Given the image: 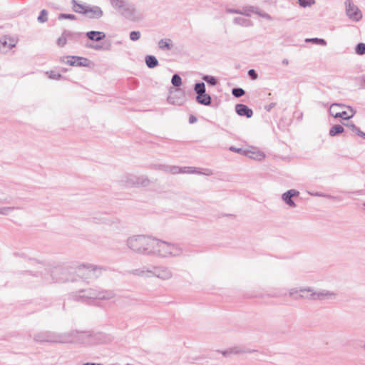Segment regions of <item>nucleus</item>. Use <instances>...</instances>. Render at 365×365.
Instances as JSON below:
<instances>
[{"instance_id": "27", "label": "nucleus", "mask_w": 365, "mask_h": 365, "mask_svg": "<svg viewBox=\"0 0 365 365\" xmlns=\"http://www.w3.org/2000/svg\"><path fill=\"white\" fill-rule=\"evenodd\" d=\"M145 61L147 66L150 68H153L158 65V61L154 56H146Z\"/></svg>"}, {"instance_id": "28", "label": "nucleus", "mask_w": 365, "mask_h": 365, "mask_svg": "<svg viewBox=\"0 0 365 365\" xmlns=\"http://www.w3.org/2000/svg\"><path fill=\"white\" fill-rule=\"evenodd\" d=\"M344 125L349 128L351 131L354 132L359 136L365 139V133L362 132L353 123L349 122L347 123H345Z\"/></svg>"}, {"instance_id": "52", "label": "nucleus", "mask_w": 365, "mask_h": 365, "mask_svg": "<svg viewBox=\"0 0 365 365\" xmlns=\"http://www.w3.org/2000/svg\"><path fill=\"white\" fill-rule=\"evenodd\" d=\"M83 365H102L101 364H95V363H86Z\"/></svg>"}, {"instance_id": "47", "label": "nucleus", "mask_w": 365, "mask_h": 365, "mask_svg": "<svg viewBox=\"0 0 365 365\" xmlns=\"http://www.w3.org/2000/svg\"><path fill=\"white\" fill-rule=\"evenodd\" d=\"M226 11L230 14H242V12L238 10L229 8L226 9Z\"/></svg>"}, {"instance_id": "12", "label": "nucleus", "mask_w": 365, "mask_h": 365, "mask_svg": "<svg viewBox=\"0 0 365 365\" xmlns=\"http://www.w3.org/2000/svg\"><path fill=\"white\" fill-rule=\"evenodd\" d=\"M168 102L170 104L181 106L185 102L184 93L176 89L174 92H170L168 97Z\"/></svg>"}, {"instance_id": "1", "label": "nucleus", "mask_w": 365, "mask_h": 365, "mask_svg": "<svg viewBox=\"0 0 365 365\" xmlns=\"http://www.w3.org/2000/svg\"><path fill=\"white\" fill-rule=\"evenodd\" d=\"M182 245L155 237L150 257L160 259H178L184 256Z\"/></svg>"}, {"instance_id": "21", "label": "nucleus", "mask_w": 365, "mask_h": 365, "mask_svg": "<svg viewBox=\"0 0 365 365\" xmlns=\"http://www.w3.org/2000/svg\"><path fill=\"white\" fill-rule=\"evenodd\" d=\"M73 36V34L69 31H64L61 36L57 39V45L60 47L64 46L68 40L71 39Z\"/></svg>"}, {"instance_id": "29", "label": "nucleus", "mask_w": 365, "mask_h": 365, "mask_svg": "<svg viewBox=\"0 0 365 365\" xmlns=\"http://www.w3.org/2000/svg\"><path fill=\"white\" fill-rule=\"evenodd\" d=\"M158 46L160 49L165 50H170L172 48V41L170 38H164L161 39L158 42Z\"/></svg>"}, {"instance_id": "41", "label": "nucleus", "mask_w": 365, "mask_h": 365, "mask_svg": "<svg viewBox=\"0 0 365 365\" xmlns=\"http://www.w3.org/2000/svg\"><path fill=\"white\" fill-rule=\"evenodd\" d=\"M140 32L138 31H133L130 33V38L131 41H137L140 38Z\"/></svg>"}, {"instance_id": "23", "label": "nucleus", "mask_w": 365, "mask_h": 365, "mask_svg": "<svg viewBox=\"0 0 365 365\" xmlns=\"http://www.w3.org/2000/svg\"><path fill=\"white\" fill-rule=\"evenodd\" d=\"M182 173H195V174H204L209 175L211 174L210 170L205 169L204 172L197 170L195 167H182Z\"/></svg>"}, {"instance_id": "9", "label": "nucleus", "mask_w": 365, "mask_h": 365, "mask_svg": "<svg viewBox=\"0 0 365 365\" xmlns=\"http://www.w3.org/2000/svg\"><path fill=\"white\" fill-rule=\"evenodd\" d=\"M152 277H155L162 281H168L173 279V272L170 267L159 265L153 267Z\"/></svg>"}, {"instance_id": "34", "label": "nucleus", "mask_w": 365, "mask_h": 365, "mask_svg": "<svg viewBox=\"0 0 365 365\" xmlns=\"http://www.w3.org/2000/svg\"><path fill=\"white\" fill-rule=\"evenodd\" d=\"M171 83L174 86L178 87L182 84V79L178 74H175L172 77Z\"/></svg>"}, {"instance_id": "2", "label": "nucleus", "mask_w": 365, "mask_h": 365, "mask_svg": "<svg viewBox=\"0 0 365 365\" xmlns=\"http://www.w3.org/2000/svg\"><path fill=\"white\" fill-rule=\"evenodd\" d=\"M155 237L148 235H133L126 240V246L132 252L150 257Z\"/></svg>"}, {"instance_id": "24", "label": "nucleus", "mask_w": 365, "mask_h": 365, "mask_svg": "<svg viewBox=\"0 0 365 365\" xmlns=\"http://www.w3.org/2000/svg\"><path fill=\"white\" fill-rule=\"evenodd\" d=\"M196 101L204 106H209L211 103V97L206 92L203 94H198L196 96Z\"/></svg>"}, {"instance_id": "55", "label": "nucleus", "mask_w": 365, "mask_h": 365, "mask_svg": "<svg viewBox=\"0 0 365 365\" xmlns=\"http://www.w3.org/2000/svg\"><path fill=\"white\" fill-rule=\"evenodd\" d=\"M264 16H265V17H267V18H268V19H269V18H270L269 15H265Z\"/></svg>"}, {"instance_id": "48", "label": "nucleus", "mask_w": 365, "mask_h": 365, "mask_svg": "<svg viewBox=\"0 0 365 365\" xmlns=\"http://www.w3.org/2000/svg\"><path fill=\"white\" fill-rule=\"evenodd\" d=\"M275 105H276L275 103H272L269 106H267L265 107V108H266L267 110L269 111L273 107L275 106Z\"/></svg>"}, {"instance_id": "38", "label": "nucleus", "mask_w": 365, "mask_h": 365, "mask_svg": "<svg viewBox=\"0 0 365 365\" xmlns=\"http://www.w3.org/2000/svg\"><path fill=\"white\" fill-rule=\"evenodd\" d=\"M356 53L359 55L365 54V43H359L357 44L355 48Z\"/></svg>"}, {"instance_id": "8", "label": "nucleus", "mask_w": 365, "mask_h": 365, "mask_svg": "<svg viewBox=\"0 0 365 365\" xmlns=\"http://www.w3.org/2000/svg\"><path fill=\"white\" fill-rule=\"evenodd\" d=\"M76 272L82 277L92 278L98 275L101 269L93 264H82L78 266Z\"/></svg>"}, {"instance_id": "43", "label": "nucleus", "mask_w": 365, "mask_h": 365, "mask_svg": "<svg viewBox=\"0 0 365 365\" xmlns=\"http://www.w3.org/2000/svg\"><path fill=\"white\" fill-rule=\"evenodd\" d=\"M71 19V20H75L76 16L73 14H61L58 16V19Z\"/></svg>"}, {"instance_id": "22", "label": "nucleus", "mask_w": 365, "mask_h": 365, "mask_svg": "<svg viewBox=\"0 0 365 365\" xmlns=\"http://www.w3.org/2000/svg\"><path fill=\"white\" fill-rule=\"evenodd\" d=\"M86 36L90 40L99 41L106 37V34L102 31H91L86 33Z\"/></svg>"}, {"instance_id": "30", "label": "nucleus", "mask_w": 365, "mask_h": 365, "mask_svg": "<svg viewBox=\"0 0 365 365\" xmlns=\"http://www.w3.org/2000/svg\"><path fill=\"white\" fill-rule=\"evenodd\" d=\"M71 3L73 4V10L75 12L84 14H86V9L88 6H83L82 4H80L77 3L76 0H72Z\"/></svg>"}, {"instance_id": "32", "label": "nucleus", "mask_w": 365, "mask_h": 365, "mask_svg": "<svg viewBox=\"0 0 365 365\" xmlns=\"http://www.w3.org/2000/svg\"><path fill=\"white\" fill-rule=\"evenodd\" d=\"M195 92L198 94H203L206 92L205 85L204 83H197L194 86Z\"/></svg>"}, {"instance_id": "18", "label": "nucleus", "mask_w": 365, "mask_h": 365, "mask_svg": "<svg viewBox=\"0 0 365 365\" xmlns=\"http://www.w3.org/2000/svg\"><path fill=\"white\" fill-rule=\"evenodd\" d=\"M237 113L240 116L251 118L253 115L252 110L244 104H237L235 106Z\"/></svg>"}, {"instance_id": "16", "label": "nucleus", "mask_w": 365, "mask_h": 365, "mask_svg": "<svg viewBox=\"0 0 365 365\" xmlns=\"http://www.w3.org/2000/svg\"><path fill=\"white\" fill-rule=\"evenodd\" d=\"M131 274L139 277H152L153 269L148 267L143 266L139 268L133 269L129 272Z\"/></svg>"}, {"instance_id": "39", "label": "nucleus", "mask_w": 365, "mask_h": 365, "mask_svg": "<svg viewBox=\"0 0 365 365\" xmlns=\"http://www.w3.org/2000/svg\"><path fill=\"white\" fill-rule=\"evenodd\" d=\"M232 93L235 97L239 98L245 94V91L241 88H233Z\"/></svg>"}, {"instance_id": "10", "label": "nucleus", "mask_w": 365, "mask_h": 365, "mask_svg": "<svg viewBox=\"0 0 365 365\" xmlns=\"http://www.w3.org/2000/svg\"><path fill=\"white\" fill-rule=\"evenodd\" d=\"M341 106L337 103H333L329 108L330 114L334 118H341L344 120L352 118L355 114V110L349 107V111H336V108H340Z\"/></svg>"}, {"instance_id": "6", "label": "nucleus", "mask_w": 365, "mask_h": 365, "mask_svg": "<svg viewBox=\"0 0 365 365\" xmlns=\"http://www.w3.org/2000/svg\"><path fill=\"white\" fill-rule=\"evenodd\" d=\"M113 8L126 19H131L135 13L134 6L129 5L125 0H110Z\"/></svg>"}, {"instance_id": "4", "label": "nucleus", "mask_w": 365, "mask_h": 365, "mask_svg": "<svg viewBox=\"0 0 365 365\" xmlns=\"http://www.w3.org/2000/svg\"><path fill=\"white\" fill-rule=\"evenodd\" d=\"M34 339L38 342L66 343L68 341V336L65 334L44 331L35 334Z\"/></svg>"}, {"instance_id": "35", "label": "nucleus", "mask_w": 365, "mask_h": 365, "mask_svg": "<svg viewBox=\"0 0 365 365\" xmlns=\"http://www.w3.org/2000/svg\"><path fill=\"white\" fill-rule=\"evenodd\" d=\"M202 79L212 86H215L217 83V79L212 76H203Z\"/></svg>"}, {"instance_id": "42", "label": "nucleus", "mask_w": 365, "mask_h": 365, "mask_svg": "<svg viewBox=\"0 0 365 365\" xmlns=\"http://www.w3.org/2000/svg\"><path fill=\"white\" fill-rule=\"evenodd\" d=\"M46 73L51 79L58 80L61 78V74L55 73L54 71H47Z\"/></svg>"}, {"instance_id": "36", "label": "nucleus", "mask_w": 365, "mask_h": 365, "mask_svg": "<svg viewBox=\"0 0 365 365\" xmlns=\"http://www.w3.org/2000/svg\"><path fill=\"white\" fill-rule=\"evenodd\" d=\"M16 210L15 207H0V215H8L11 211Z\"/></svg>"}, {"instance_id": "3", "label": "nucleus", "mask_w": 365, "mask_h": 365, "mask_svg": "<svg viewBox=\"0 0 365 365\" xmlns=\"http://www.w3.org/2000/svg\"><path fill=\"white\" fill-rule=\"evenodd\" d=\"M122 184L127 187H147L151 185V180L145 175L128 174L121 180Z\"/></svg>"}, {"instance_id": "19", "label": "nucleus", "mask_w": 365, "mask_h": 365, "mask_svg": "<svg viewBox=\"0 0 365 365\" xmlns=\"http://www.w3.org/2000/svg\"><path fill=\"white\" fill-rule=\"evenodd\" d=\"M17 40L14 37L4 36L0 38V45L5 48H12L16 46Z\"/></svg>"}, {"instance_id": "44", "label": "nucleus", "mask_w": 365, "mask_h": 365, "mask_svg": "<svg viewBox=\"0 0 365 365\" xmlns=\"http://www.w3.org/2000/svg\"><path fill=\"white\" fill-rule=\"evenodd\" d=\"M311 195H313V196H318V197H328V198H331V199H334L336 198L334 196H331L330 195H324L323 193H319V192H316V193H312V192H309Z\"/></svg>"}, {"instance_id": "33", "label": "nucleus", "mask_w": 365, "mask_h": 365, "mask_svg": "<svg viewBox=\"0 0 365 365\" xmlns=\"http://www.w3.org/2000/svg\"><path fill=\"white\" fill-rule=\"evenodd\" d=\"M48 21V12L46 10L43 9L38 17V21L40 23H45Z\"/></svg>"}, {"instance_id": "14", "label": "nucleus", "mask_w": 365, "mask_h": 365, "mask_svg": "<svg viewBox=\"0 0 365 365\" xmlns=\"http://www.w3.org/2000/svg\"><path fill=\"white\" fill-rule=\"evenodd\" d=\"M299 195V192L297 190H289L282 195V200L290 207L294 208L296 207V204L292 200L293 197H297Z\"/></svg>"}, {"instance_id": "51", "label": "nucleus", "mask_w": 365, "mask_h": 365, "mask_svg": "<svg viewBox=\"0 0 365 365\" xmlns=\"http://www.w3.org/2000/svg\"><path fill=\"white\" fill-rule=\"evenodd\" d=\"M196 120H197L196 118H195L193 116L190 118V123H193L196 122Z\"/></svg>"}, {"instance_id": "15", "label": "nucleus", "mask_w": 365, "mask_h": 365, "mask_svg": "<svg viewBox=\"0 0 365 365\" xmlns=\"http://www.w3.org/2000/svg\"><path fill=\"white\" fill-rule=\"evenodd\" d=\"M314 300H323L325 299H332L336 297V293L333 291L319 289L314 290Z\"/></svg>"}, {"instance_id": "17", "label": "nucleus", "mask_w": 365, "mask_h": 365, "mask_svg": "<svg viewBox=\"0 0 365 365\" xmlns=\"http://www.w3.org/2000/svg\"><path fill=\"white\" fill-rule=\"evenodd\" d=\"M85 14L91 19H100L103 16V12L98 6H88Z\"/></svg>"}, {"instance_id": "11", "label": "nucleus", "mask_w": 365, "mask_h": 365, "mask_svg": "<svg viewBox=\"0 0 365 365\" xmlns=\"http://www.w3.org/2000/svg\"><path fill=\"white\" fill-rule=\"evenodd\" d=\"M62 62L73 66H87L88 60L83 57L71 56L64 57Z\"/></svg>"}, {"instance_id": "13", "label": "nucleus", "mask_w": 365, "mask_h": 365, "mask_svg": "<svg viewBox=\"0 0 365 365\" xmlns=\"http://www.w3.org/2000/svg\"><path fill=\"white\" fill-rule=\"evenodd\" d=\"M243 155L256 160H262L265 158L264 152L257 148H252L250 149L245 150Z\"/></svg>"}, {"instance_id": "20", "label": "nucleus", "mask_w": 365, "mask_h": 365, "mask_svg": "<svg viewBox=\"0 0 365 365\" xmlns=\"http://www.w3.org/2000/svg\"><path fill=\"white\" fill-rule=\"evenodd\" d=\"M302 289L309 290V292H301V295L299 296L300 299L314 300V289L312 287H302Z\"/></svg>"}, {"instance_id": "50", "label": "nucleus", "mask_w": 365, "mask_h": 365, "mask_svg": "<svg viewBox=\"0 0 365 365\" xmlns=\"http://www.w3.org/2000/svg\"><path fill=\"white\" fill-rule=\"evenodd\" d=\"M234 22L236 24H242V18H235L234 19Z\"/></svg>"}, {"instance_id": "37", "label": "nucleus", "mask_w": 365, "mask_h": 365, "mask_svg": "<svg viewBox=\"0 0 365 365\" xmlns=\"http://www.w3.org/2000/svg\"><path fill=\"white\" fill-rule=\"evenodd\" d=\"M298 3L302 7L305 8V7L311 6L314 5L315 4V1L314 0H298Z\"/></svg>"}, {"instance_id": "31", "label": "nucleus", "mask_w": 365, "mask_h": 365, "mask_svg": "<svg viewBox=\"0 0 365 365\" xmlns=\"http://www.w3.org/2000/svg\"><path fill=\"white\" fill-rule=\"evenodd\" d=\"M344 130L343 126L341 125H335L329 130V135L331 136H335L337 134L343 133Z\"/></svg>"}, {"instance_id": "7", "label": "nucleus", "mask_w": 365, "mask_h": 365, "mask_svg": "<svg viewBox=\"0 0 365 365\" xmlns=\"http://www.w3.org/2000/svg\"><path fill=\"white\" fill-rule=\"evenodd\" d=\"M344 6L346 14L350 20L358 22L362 19L363 15L361 10L352 0H345Z\"/></svg>"}, {"instance_id": "49", "label": "nucleus", "mask_w": 365, "mask_h": 365, "mask_svg": "<svg viewBox=\"0 0 365 365\" xmlns=\"http://www.w3.org/2000/svg\"><path fill=\"white\" fill-rule=\"evenodd\" d=\"M361 86L362 88H365V74L361 78Z\"/></svg>"}, {"instance_id": "25", "label": "nucleus", "mask_w": 365, "mask_h": 365, "mask_svg": "<svg viewBox=\"0 0 365 365\" xmlns=\"http://www.w3.org/2000/svg\"><path fill=\"white\" fill-rule=\"evenodd\" d=\"M304 291H306V289H302V287H293L289 289L288 295L289 297L294 299H300L299 296L301 295V292ZM307 292H309V290H307Z\"/></svg>"}, {"instance_id": "46", "label": "nucleus", "mask_w": 365, "mask_h": 365, "mask_svg": "<svg viewBox=\"0 0 365 365\" xmlns=\"http://www.w3.org/2000/svg\"><path fill=\"white\" fill-rule=\"evenodd\" d=\"M230 150L233 151V152L237 153H242V154H243V151L245 150H242L241 148H235V147H230Z\"/></svg>"}, {"instance_id": "53", "label": "nucleus", "mask_w": 365, "mask_h": 365, "mask_svg": "<svg viewBox=\"0 0 365 365\" xmlns=\"http://www.w3.org/2000/svg\"><path fill=\"white\" fill-rule=\"evenodd\" d=\"M93 48L96 49V50H98V49H101V46H92Z\"/></svg>"}, {"instance_id": "5", "label": "nucleus", "mask_w": 365, "mask_h": 365, "mask_svg": "<svg viewBox=\"0 0 365 365\" xmlns=\"http://www.w3.org/2000/svg\"><path fill=\"white\" fill-rule=\"evenodd\" d=\"M115 293L111 290L88 289L83 291L81 297L89 299L110 300L115 297Z\"/></svg>"}, {"instance_id": "45", "label": "nucleus", "mask_w": 365, "mask_h": 365, "mask_svg": "<svg viewBox=\"0 0 365 365\" xmlns=\"http://www.w3.org/2000/svg\"><path fill=\"white\" fill-rule=\"evenodd\" d=\"M248 74L254 80L257 79L258 77L257 73L254 69L249 70Z\"/></svg>"}, {"instance_id": "40", "label": "nucleus", "mask_w": 365, "mask_h": 365, "mask_svg": "<svg viewBox=\"0 0 365 365\" xmlns=\"http://www.w3.org/2000/svg\"><path fill=\"white\" fill-rule=\"evenodd\" d=\"M306 41H309V42H313V43H317V44H320V45H322V46H326L327 45V42L323 38H313L307 39Z\"/></svg>"}, {"instance_id": "26", "label": "nucleus", "mask_w": 365, "mask_h": 365, "mask_svg": "<svg viewBox=\"0 0 365 365\" xmlns=\"http://www.w3.org/2000/svg\"><path fill=\"white\" fill-rule=\"evenodd\" d=\"M160 169L172 174L182 173V168L178 166L160 165Z\"/></svg>"}, {"instance_id": "54", "label": "nucleus", "mask_w": 365, "mask_h": 365, "mask_svg": "<svg viewBox=\"0 0 365 365\" xmlns=\"http://www.w3.org/2000/svg\"><path fill=\"white\" fill-rule=\"evenodd\" d=\"M282 63H283V64H284V65H287V64L289 63V61H288V60H287V59H284V60L282 61Z\"/></svg>"}]
</instances>
